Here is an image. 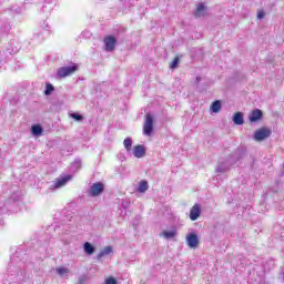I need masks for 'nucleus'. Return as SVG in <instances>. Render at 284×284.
Returning <instances> with one entry per match:
<instances>
[{"label":"nucleus","instance_id":"obj_1","mask_svg":"<svg viewBox=\"0 0 284 284\" xmlns=\"http://www.w3.org/2000/svg\"><path fill=\"white\" fill-rule=\"evenodd\" d=\"M152 132H154V116L151 113H146L143 125V134L145 136H152Z\"/></svg>","mask_w":284,"mask_h":284},{"label":"nucleus","instance_id":"obj_2","mask_svg":"<svg viewBox=\"0 0 284 284\" xmlns=\"http://www.w3.org/2000/svg\"><path fill=\"white\" fill-rule=\"evenodd\" d=\"M270 136H272V130L268 128H261L255 131L253 139L254 141L261 142L265 141V139H270Z\"/></svg>","mask_w":284,"mask_h":284},{"label":"nucleus","instance_id":"obj_3","mask_svg":"<svg viewBox=\"0 0 284 284\" xmlns=\"http://www.w3.org/2000/svg\"><path fill=\"white\" fill-rule=\"evenodd\" d=\"M79 70V67L77 64H72L69 67H61L58 69V77L60 79H65V77H70V74H74V72Z\"/></svg>","mask_w":284,"mask_h":284},{"label":"nucleus","instance_id":"obj_4","mask_svg":"<svg viewBox=\"0 0 284 284\" xmlns=\"http://www.w3.org/2000/svg\"><path fill=\"white\" fill-rule=\"evenodd\" d=\"M103 190H105L103 183H93L89 190V194L90 196H100V194H103Z\"/></svg>","mask_w":284,"mask_h":284},{"label":"nucleus","instance_id":"obj_5","mask_svg":"<svg viewBox=\"0 0 284 284\" xmlns=\"http://www.w3.org/2000/svg\"><path fill=\"white\" fill-rule=\"evenodd\" d=\"M104 45L106 52L114 51V48H116V38H114V36H109L104 38Z\"/></svg>","mask_w":284,"mask_h":284},{"label":"nucleus","instance_id":"obj_6","mask_svg":"<svg viewBox=\"0 0 284 284\" xmlns=\"http://www.w3.org/2000/svg\"><path fill=\"white\" fill-rule=\"evenodd\" d=\"M263 119V111L260 109H254L250 114H248V121L251 123H256L257 121H261Z\"/></svg>","mask_w":284,"mask_h":284},{"label":"nucleus","instance_id":"obj_7","mask_svg":"<svg viewBox=\"0 0 284 284\" xmlns=\"http://www.w3.org/2000/svg\"><path fill=\"white\" fill-rule=\"evenodd\" d=\"M186 243L191 248L199 247V235L196 233H189L186 235Z\"/></svg>","mask_w":284,"mask_h":284},{"label":"nucleus","instance_id":"obj_8","mask_svg":"<svg viewBox=\"0 0 284 284\" xmlns=\"http://www.w3.org/2000/svg\"><path fill=\"white\" fill-rule=\"evenodd\" d=\"M133 156H135V159H143V156H145V146L135 145L133 149Z\"/></svg>","mask_w":284,"mask_h":284},{"label":"nucleus","instance_id":"obj_9","mask_svg":"<svg viewBox=\"0 0 284 284\" xmlns=\"http://www.w3.org/2000/svg\"><path fill=\"white\" fill-rule=\"evenodd\" d=\"M201 216V206L195 204L190 211V219L191 221H196Z\"/></svg>","mask_w":284,"mask_h":284},{"label":"nucleus","instance_id":"obj_10","mask_svg":"<svg viewBox=\"0 0 284 284\" xmlns=\"http://www.w3.org/2000/svg\"><path fill=\"white\" fill-rule=\"evenodd\" d=\"M72 180V175H65L59 180H57V182L54 183L53 187L57 190L59 187H63V185H65V183H68V181Z\"/></svg>","mask_w":284,"mask_h":284},{"label":"nucleus","instance_id":"obj_11","mask_svg":"<svg viewBox=\"0 0 284 284\" xmlns=\"http://www.w3.org/2000/svg\"><path fill=\"white\" fill-rule=\"evenodd\" d=\"M196 19H201V17H205L207 14V9L204 4H199L195 12H194Z\"/></svg>","mask_w":284,"mask_h":284},{"label":"nucleus","instance_id":"obj_12","mask_svg":"<svg viewBox=\"0 0 284 284\" xmlns=\"http://www.w3.org/2000/svg\"><path fill=\"white\" fill-rule=\"evenodd\" d=\"M233 123L235 125H243L245 123V119L243 118V112H236L233 115Z\"/></svg>","mask_w":284,"mask_h":284},{"label":"nucleus","instance_id":"obj_13","mask_svg":"<svg viewBox=\"0 0 284 284\" xmlns=\"http://www.w3.org/2000/svg\"><path fill=\"white\" fill-rule=\"evenodd\" d=\"M31 134L33 136H41V134H43V126H41V124L31 125Z\"/></svg>","mask_w":284,"mask_h":284},{"label":"nucleus","instance_id":"obj_14","mask_svg":"<svg viewBox=\"0 0 284 284\" xmlns=\"http://www.w3.org/2000/svg\"><path fill=\"white\" fill-rule=\"evenodd\" d=\"M109 254H112V246H105L102 251H100L97 258L98 261H101L103 256H109Z\"/></svg>","mask_w":284,"mask_h":284},{"label":"nucleus","instance_id":"obj_15","mask_svg":"<svg viewBox=\"0 0 284 284\" xmlns=\"http://www.w3.org/2000/svg\"><path fill=\"white\" fill-rule=\"evenodd\" d=\"M230 170V164L227 162H222L216 166V172H220L221 174L227 172Z\"/></svg>","mask_w":284,"mask_h":284},{"label":"nucleus","instance_id":"obj_16","mask_svg":"<svg viewBox=\"0 0 284 284\" xmlns=\"http://www.w3.org/2000/svg\"><path fill=\"white\" fill-rule=\"evenodd\" d=\"M150 189V185L148 184V181H141L138 187V192L141 194H144V192H148Z\"/></svg>","mask_w":284,"mask_h":284},{"label":"nucleus","instance_id":"obj_17","mask_svg":"<svg viewBox=\"0 0 284 284\" xmlns=\"http://www.w3.org/2000/svg\"><path fill=\"white\" fill-rule=\"evenodd\" d=\"M221 101L216 100L211 104V111L214 112V114H217V112H221Z\"/></svg>","mask_w":284,"mask_h":284},{"label":"nucleus","instance_id":"obj_18","mask_svg":"<svg viewBox=\"0 0 284 284\" xmlns=\"http://www.w3.org/2000/svg\"><path fill=\"white\" fill-rule=\"evenodd\" d=\"M95 251L94 245L90 244V242H85L84 243V252L85 254H88L89 256H92V253Z\"/></svg>","mask_w":284,"mask_h":284},{"label":"nucleus","instance_id":"obj_19","mask_svg":"<svg viewBox=\"0 0 284 284\" xmlns=\"http://www.w3.org/2000/svg\"><path fill=\"white\" fill-rule=\"evenodd\" d=\"M123 145H124L126 152L131 153L132 152V138L124 139Z\"/></svg>","mask_w":284,"mask_h":284},{"label":"nucleus","instance_id":"obj_20","mask_svg":"<svg viewBox=\"0 0 284 284\" xmlns=\"http://www.w3.org/2000/svg\"><path fill=\"white\" fill-rule=\"evenodd\" d=\"M162 236H164V239H166L168 241H170V239H174V236H176V231L172 230V231H164L162 233Z\"/></svg>","mask_w":284,"mask_h":284},{"label":"nucleus","instance_id":"obj_21","mask_svg":"<svg viewBox=\"0 0 284 284\" xmlns=\"http://www.w3.org/2000/svg\"><path fill=\"white\" fill-rule=\"evenodd\" d=\"M53 91H54V85H52V83L48 82L45 84L44 95L50 97V94H52Z\"/></svg>","mask_w":284,"mask_h":284},{"label":"nucleus","instance_id":"obj_22","mask_svg":"<svg viewBox=\"0 0 284 284\" xmlns=\"http://www.w3.org/2000/svg\"><path fill=\"white\" fill-rule=\"evenodd\" d=\"M179 63H181V58L178 55L174 58V60L170 64L171 70H176L179 68Z\"/></svg>","mask_w":284,"mask_h":284},{"label":"nucleus","instance_id":"obj_23","mask_svg":"<svg viewBox=\"0 0 284 284\" xmlns=\"http://www.w3.org/2000/svg\"><path fill=\"white\" fill-rule=\"evenodd\" d=\"M55 272L59 274V276H65V274H70V270L65 267H58L55 268Z\"/></svg>","mask_w":284,"mask_h":284},{"label":"nucleus","instance_id":"obj_24","mask_svg":"<svg viewBox=\"0 0 284 284\" xmlns=\"http://www.w3.org/2000/svg\"><path fill=\"white\" fill-rule=\"evenodd\" d=\"M71 119H74V121H83V115L79 113H71Z\"/></svg>","mask_w":284,"mask_h":284},{"label":"nucleus","instance_id":"obj_25","mask_svg":"<svg viewBox=\"0 0 284 284\" xmlns=\"http://www.w3.org/2000/svg\"><path fill=\"white\" fill-rule=\"evenodd\" d=\"M105 284H118V283H116V278H114V277H109V278L105 280Z\"/></svg>","mask_w":284,"mask_h":284},{"label":"nucleus","instance_id":"obj_26","mask_svg":"<svg viewBox=\"0 0 284 284\" xmlns=\"http://www.w3.org/2000/svg\"><path fill=\"white\" fill-rule=\"evenodd\" d=\"M265 18V12L264 11H258L257 13V19H264Z\"/></svg>","mask_w":284,"mask_h":284},{"label":"nucleus","instance_id":"obj_27","mask_svg":"<svg viewBox=\"0 0 284 284\" xmlns=\"http://www.w3.org/2000/svg\"><path fill=\"white\" fill-rule=\"evenodd\" d=\"M78 283L83 284V277H79Z\"/></svg>","mask_w":284,"mask_h":284}]
</instances>
